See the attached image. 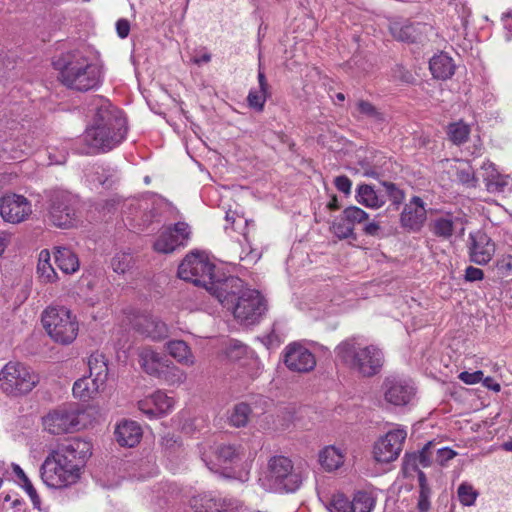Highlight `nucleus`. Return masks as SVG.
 <instances>
[{
	"instance_id": "e2e57ef3",
	"label": "nucleus",
	"mask_w": 512,
	"mask_h": 512,
	"mask_svg": "<svg viewBox=\"0 0 512 512\" xmlns=\"http://www.w3.org/2000/svg\"><path fill=\"white\" fill-rule=\"evenodd\" d=\"M116 31L120 38L124 39L130 32V23L126 19H119L116 22Z\"/></svg>"
},
{
	"instance_id": "69168bd1",
	"label": "nucleus",
	"mask_w": 512,
	"mask_h": 512,
	"mask_svg": "<svg viewBox=\"0 0 512 512\" xmlns=\"http://www.w3.org/2000/svg\"><path fill=\"white\" fill-rule=\"evenodd\" d=\"M483 386L486 387L489 390H492L494 392H499L501 389V386L499 383H497L492 377H483L482 381Z\"/></svg>"
},
{
	"instance_id": "6e6d98bb",
	"label": "nucleus",
	"mask_w": 512,
	"mask_h": 512,
	"mask_svg": "<svg viewBox=\"0 0 512 512\" xmlns=\"http://www.w3.org/2000/svg\"><path fill=\"white\" fill-rule=\"evenodd\" d=\"M496 267L503 276H508L512 272V256L503 255L497 260Z\"/></svg>"
},
{
	"instance_id": "f3484780",
	"label": "nucleus",
	"mask_w": 512,
	"mask_h": 512,
	"mask_svg": "<svg viewBox=\"0 0 512 512\" xmlns=\"http://www.w3.org/2000/svg\"><path fill=\"white\" fill-rule=\"evenodd\" d=\"M32 212L31 204L22 195L7 194L0 199V215L4 221L17 224Z\"/></svg>"
},
{
	"instance_id": "72a5a7b5",
	"label": "nucleus",
	"mask_w": 512,
	"mask_h": 512,
	"mask_svg": "<svg viewBox=\"0 0 512 512\" xmlns=\"http://www.w3.org/2000/svg\"><path fill=\"white\" fill-rule=\"evenodd\" d=\"M356 200L368 208L378 209L385 204V198L367 184L359 185L356 191Z\"/></svg>"
},
{
	"instance_id": "f257e3e1",
	"label": "nucleus",
	"mask_w": 512,
	"mask_h": 512,
	"mask_svg": "<svg viewBox=\"0 0 512 512\" xmlns=\"http://www.w3.org/2000/svg\"><path fill=\"white\" fill-rule=\"evenodd\" d=\"M92 454V444L82 438H71L53 449L40 467L42 482L52 489H63L78 482L81 467Z\"/></svg>"
},
{
	"instance_id": "423d86ee",
	"label": "nucleus",
	"mask_w": 512,
	"mask_h": 512,
	"mask_svg": "<svg viewBox=\"0 0 512 512\" xmlns=\"http://www.w3.org/2000/svg\"><path fill=\"white\" fill-rule=\"evenodd\" d=\"M179 278L204 287L212 296L228 279V275L204 252H192L185 256L178 267Z\"/></svg>"
},
{
	"instance_id": "864d4df0",
	"label": "nucleus",
	"mask_w": 512,
	"mask_h": 512,
	"mask_svg": "<svg viewBox=\"0 0 512 512\" xmlns=\"http://www.w3.org/2000/svg\"><path fill=\"white\" fill-rule=\"evenodd\" d=\"M431 496L432 490L428 489H419L418 501H417V509L419 512H428L431 508Z\"/></svg>"
},
{
	"instance_id": "393cba45",
	"label": "nucleus",
	"mask_w": 512,
	"mask_h": 512,
	"mask_svg": "<svg viewBox=\"0 0 512 512\" xmlns=\"http://www.w3.org/2000/svg\"><path fill=\"white\" fill-rule=\"evenodd\" d=\"M115 437L121 446L134 447L142 437V429L135 421L123 420L115 428Z\"/></svg>"
},
{
	"instance_id": "4be33fe9",
	"label": "nucleus",
	"mask_w": 512,
	"mask_h": 512,
	"mask_svg": "<svg viewBox=\"0 0 512 512\" xmlns=\"http://www.w3.org/2000/svg\"><path fill=\"white\" fill-rule=\"evenodd\" d=\"M36 145L37 143L34 142V138L31 135L21 134L14 136V134H11L9 139H6L3 143L0 158L6 154L9 159H20L25 155L31 154Z\"/></svg>"
},
{
	"instance_id": "338daca9",
	"label": "nucleus",
	"mask_w": 512,
	"mask_h": 512,
	"mask_svg": "<svg viewBox=\"0 0 512 512\" xmlns=\"http://www.w3.org/2000/svg\"><path fill=\"white\" fill-rule=\"evenodd\" d=\"M260 259V254L256 250H250L244 256L240 255L241 261H246L248 264H254Z\"/></svg>"
},
{
	"instance_id": "cd10ccee",
	"label": "nucleus",
	"mask_w": 512,
	"mask_h": 512,
	"mask_svg": "<svg viewBox=\"0 0 512 512\" xmlns=\"http://www.w3.org/2000/svg\"><path fill=\"white\" fill-rule=\"evenodd\" d=\"M429 68L434 78L446 80L455 71V65L451 57L445 53L433 56L429 61Z\"/></svg>"
},
{
	"instance_id": "a19ab883",
	"label": "nucleus",
	"mask_w": 512,
	"mask_h": 512,
	"mask_svg": "<svg viewBox=\"0 0 512 512\" xmlns=\"http://www.w3.org/2000/svg\"><path fill=\"white\" fill-rule=\"evenodd\" d=\"M340 302V297L334 296L333 291L330 288H327L317 296L316 304L319 309H323L327 313H335L338 312V309L335 308V306H339Z\"/></svg>"
},
{
	"instance_id": "f704fd0d",
	"label": "nucleus",
	"mask_w": 512,
	"mask_h": 512,
	"mask_svg": "<svg viewBox=\"0 0 512 512\" xmlns=\"http://www.w3.org/2000/svg\"><path fill=\"white\" fill-rule=\"evenodd\" d=\"M37 275L42 283H53L57 280V273L51 264V256L48 250L44 249L39 253L37 264Z\"/></svg>"
},
{
	"instance_id": "e433bc0d",
	"label": "nucleus",
	"mask_w": 512,
	"mask_h": 512,
	"mask_svg": "<svg viewBox=\"0 0 512 512\" xmlns=\"http://www.w3.org/2000/svg\"><path fill=\"white\" fill-rule=\"evenodd\" d=\"M253 354L252 350L237 340H232L227 350V357L231 361H242V359H245L256 364L257 361L254 359ZM245 364L246 361L241 362V365Z\"/></svg>"
},
{
	"instance_id": "8fccbe9b",
	"label": "nucleus",
	"mask_w": 512,
	"mask_h": 512,
	"mask_svg": "<svg viewBox=\"0 0 512 512\" xmlns=\"http://www.w3.org/2000/svg\"><path fill=\"white\" fill-rule=\"evenodd\" d=\"M457 179L467 187H475L477 185V178L472 167L465 164L464 167L458 168Z\"/></svg>"
},
{
	"instance_id": "c756f323",
	"label": "nucleus",
	"mask_w": 512,
	"mask_h": 512,
	"mask_svg": "<svg viewBox=\"0 0 512 512\" xmlns=\"http://www.w3.org/2000/svg\"><path fill=\"white\" fill-rule=\"evenodd\" d=\"M167 351L178 363L186 366H192L195 363L194 355L183 340H171L166 344Z\"/></svg>"
},
{
	"instance_id": "37998d69",
	"label": "nucleus",
	"mask_w": 512,
	"mask_h": 512,
	"mask_svg": "<svg viewBox=\"0 0 512 512\" xmlns=\"http://www.w3.org/2000/svg\"><path fill=\"white\" fill-rule=\"evenodd\" d=\"M331 230L339 239L355 238L354 228L350 225L348 220L345 219L343 214L333 221Z\"/></svg>"
},
{
	"instance_id": "4c0bfd02",
	"label": "nucleus",
	"mask_w": 512,
	"mask_h": 512,
	"mask_svg": "<svg viewBox=\"0 0 512 512\" xmlns=\"http://www.w3.org/2000/svg\"><path fill=\"white\" fill-rule=\"evenodd\" d=\"M158 379L169 385H180L186 380V373L169 360L167 367H164L163 373L159 374Z\"/></svg>"
},
{
	"instance_id": "680f3d73",
	"label": "nucleus",
	"mask_w": 512,
	"mask_h": 512,
	"mask_svg": "<svg viewBox=\"0 0 512 512\" xmlns=\"http://www.w3.org/2000/svg\"><path fill=\"white\" fill-rule=\"evenodd\" d=\"M106 172H110V169L106 170L104 167L102 166H97L95 168V174H97V181L100 185L102 186H110L112 184V181H110L109 177L112 176V174L110 175H104Z\"/></svg>"
},
{
	"instance_id": "4d7b16f0",
	"label": "nucleus",
	"mask_w": 512,
	"mask_h": 512,
	"mask_svg": "<svg viewBox=\"0 0 512 512\" xmlns=\"http://www.w3.org/2000/svg\"><path fill=\"white\" fill-rule=\"evenodd\" d=\"M334 184H335V187L337 188V190H339L340 192H342L346 195L350 194L352 182L347 176L341 175V176L336 177L334 180Z\"/></svg>"
},
{
	"instance_id": "a211bd4d",
	"label": "nucleus",
	"mask_w": 512,
	"mask_h": 512,
	"mask_svg": "<svg viewBox=\"0 0 512 512\" xmlns=\"http://www.w3.org/2000/svg\"><path fill=\"white\" fill-rule=\"evenodd\" d=\"M468 252L471 262L485 265L495 253V243L484 231L477 230L469 233Z\"/></svg>"
},
{
	"instance_id": "bb28decb",
	"label": "nucleus",
	"mask_w": 512,
	"mask_h": 512,
	"mask_svg": "<svg viewBox=\"0 0 512 512\" xmlns=\"http://www.w3.org/2000/svg\"><path fill=\"white\" fill-rule=\"evenodd\" d=\"M346 450L335 445L325 446L319 452V463L328 472L339 469L345 461Z\"/></svg>"
},
{
	"instance_id": "0eeeda50",
	"label": "nucleus",
	"mask_w": 512,
	"mask_h": 512,
	"mask_svg": "<svg viewBox=\"0 0 512 512\" xmlns=\"http://www.w3.org/2000/svg\"><path fill=\"white\" fill-rule=\"evenodd\" d=\"M303 473L288 457L274 456L269 460L268 472L260 479L264 489L276 493H293L303 482Z\"/></svg>"
},
{
	"instance_id": "49530a36",
	"label": "nucleus",
	"mask_w": 512,
	"mask_h": 512,
	"mask_svg": "<svg viewBox=\"0 0 512 512\" xmlns=\"http://www.w3.org/2000/svg\"><path fill=\"white\" fill-rule=\"evenodd\" d=\"M342 214L353 228L356 224L364 223L369 218L368 213L357 206H349L345 208Z\"/></svg>"
},
{
	"instance_id": "de8ad7c7",
	"label": "nucleus",
	"mask_w": 512,
	"mask_h": 512,
	"mask_svg": "<svg viewBox=\"0 0 512 512\" xmlns=\"http://www.w3.org/2000/svg\"><path fill=\"white\" fill-rule=\"evenodd\" d=\"M330 512H352L351 500L344 494H334L329 502Z\"/></svg>"
},
{
	"instance_id": "412c9836",
	"label": "nucleus",
	"mask_w": 512,
	"mask_h": 512,
	"mask_svg": "<svg viewBox=\"0 0 512 512\" xmlns=\"http://www.w3.org/2000/svg\"><path fill=\"white\" fill-rule=\"evenodd\" d=\"M218 463L208 461L205 454H202V460L212 472L219 473L222 466L235 465L245 458V451L242 446L221 445L216 451Z\"/></svg>"
},
{
	"instance_id": "a18cd8bd",
	"label": "nucleus",
	"mask_w": 512,
	"mask_h": 512,
	"mask_svg": "<svg viewBox=\"0 0 512 512\" xmlns=\"http://www.w3.org/2000/svg\"><path fill=\"white\" fill-rule=\"evenodd\" d=\"M356 106L359 114L373 120L374 122L382 123L385 121L384 114L369 101L359 100Z\"/></svg>"
},
{
	"instance_id": "a878e982",
	"label": "nucleus",
	"mask_w": 512,
	"mask_h": 512,
	"mask_svg": "<svg viewBox=\"0 0 512 512\" xmlns=\"http://www.w3.org/2000/svg\"><path fill=\"white\" fill-rule=\"evenodd\" d=\"M257 80L258 88L250 89L247 96V102L250 108L260 112L263 111L265 102L270 96L269 84L261 65H259Z\"/></svg>"
},
{
	"instance_id": "58836bf2",
	"label": "nucleus",
	"mask_w": 512,
	"mask_h": 512,
	"mask_svg": "<svg viewBox=\"0 0 512 512\" xmlns=\"http://www.w3.org/2000/svg\"><path fill=\"white\" fill-rule=\"evenodd\" d=\"M470 134V126L463 121L451 123L448 126L449 139L456 145L467 141Z\"/></svg>"
},
{
	"instance_id": "79ce46f5",
	"label": "nucleus",
	"mask_w": 512,
	"mask_h": 512,
	"mask_svg": "<svg viewBox=\"0 0 512 512\" xmlns=\"http://www.w3.org/2000/svg\"><path fill=\"white\" fill-rule=\"evenodd\" d=\"M153 396L156 404V408H153V411L156 412V418L169 413L173 409L175 405L174 399L163 391H156L153 393Z\"/></svg>"
},
{
	"instance_id": "5701e85b",
	"label": "nucleus",
	"mask_w": 512,
	"mask_h": 512,
	"mask_svg": "<svg viewBox=\"0 0 512 512\" xmlns=\"http://www.w3.org/2000/svg\"><path fill=\"white\" fill-rule=\"evenodd\" d=\"M482 176L486 188L491 193H507L512 190V178L509 175L500 174L495 165L489 161L481 166Z\"/></svg>"
},
{
	"instance_id": "603ef678",
	"label": "nucleus",
	"mask_w": 512,
	"mask_h": 512,
	"mask_svg": "<svg viewBox=\"0 0 512 512\" xmlns=\"http://www.w3.org/2000/svg\"><path fill=\"white\" fill-rule=\"evenodd\" d=\"M153 394L146 396L145 398L139 400L138 408L139 410L145 414L149 419L156 418V412L153 411V408H156V404L154 402Z\"/></svg>"
},
{
	"instance_id": "b1692460",
	"label": "nucleus",
	"mask_w": 512,
	"mask_h": 512,
	"mask_svg": "<svg viewBox=\"0 0 512 512\" xmlns=\"http://www.w3.org/2000/svg\"><path fill=\"white\" fill-rule=\"evenodd\" d=\"M169 359L156 352L151 348H143L139 353V363L142 369L149 374L158 378L159 374L163 373L164 367H167Z\"/></svg>"
},
{
	"instance_id": "774afa93",
	"label": "nucleus",
	"mask_w": 512,
	"mask_h": 512,
	"mask_svg": "<svg viewBox=\"0 0 512 512\" xmlns=\"http://www.w3.org/2000/svg\"><path fill=\"white\" fill-rule=\"evenodd\" d=\"M363 231L366 235L377 236L380 231V226L376 222H369V223L365 224Z\"/></svg>"
},
{
	"instance_id": "7ed1b4c3",
	"label": "nucleus",
	"mask_w": 512,
	"mask_h": 512,
	"mask_svg": "<svg viewBox=\"0 0 512 512\" xmlns=\"http://www.w3.org/2000/svg\"><path fill=\"white\" fill-rule=\"evenodd\" d=\"M215 298L245 325L258 322L266 308L261 294L255 289L246 287L244 282L235 276L228 277L222 287L217 290Z\"/></svg>"
},
{
	"instance_id": "2f4dec72",
	"label": "nucleus",
	"mask_w": 512,
	"mask_h": 512,
	"mask_svg": "<svg viewBox=\"0 0 512 512\" xmlns=\"http://www.w3.org/2000/svg\"><path fill=\"white\" fill-rule=\"evenodd\" d=\"M55 262L58 268L65 274H72L79 269L77 255L67 247H58L55 251Z\"/></svg>"
},
{
	"instance_id": "473e14b6",
	"label": "nucleus",
	"mask_w": 512,
	"mask_h": 512,
	"mask_svg": "<svg viewBox=\"0 0 512 512\" xmlns=\"http://www.w3.org/2000/svg\"><path fill=\"white\" fill-rule=\"evenodd\" d=\"M89 376L96 383H106L108 376V365L105 356L102 353H92L88 358Z\"/></svg>"
},
{
	"instance_id": "6ab92c4d",
	"label": "nucleus",
	"mask_w": 512,
	"mask_h": 512,
	"mask_svg": "<svg viewBox=\"0 0 512 512\" xmlns=\"http://www.w3.org/2000/svg\"><path fill=\"white\" fill-rule=\"evenodd\" d=\"M133 325L138 333L155 342L162 341L169 336L168 325L150 313L138 315Z\"/></svg>"
},
{
	"instance_id": "7c9ffc66",
	"label": "nucleus",
	"mask_w": 512,
	"mask_h": 512,
	"mask_svg": "<svg viewBox=\"0 0 512 512\" xmlns=\"http://www.w3.org/2000/svg\"><path fill=\"white\" fill-rule=\"evenodd\" d=\"M458 224H460L458 218L451 214H447L435 218L432 221L430 228L435 236L448 239L453 235V232L457 228Z\"/></svg>"
},
{
	"instance_id": "c9c22d12",
	"label": "nucleus",
	"mask_w": 512,
	"mask_h": 512,
	"mask_svg": "<svg viewBox=\"0 0 512 512\" xmlns=\"http://www.w3.org/2000/svg\"><path fill=\"white\" fill-rule=\"evenodd\" d=\"M352 512H372L376 505V497L373 493L359 490L351 499Z\"/></svg>"
},
{
	"instance_id": "2eb2a0df",
	"label": "nucleus",
	"mask_w": 512,
	"mask_h": 512,
	"mask_svg": "<svg viewBox=\"0 0 512 512\" xmlns=\"http://www.w3.org/2000/svg\"><path fill=\"white\" fill-rule=\"evenodd\" d=\"M190 234V227L187 223L177 222L159 235L153 247L160 253H172L176 248L187 244Z\"/></svg>"
},
{
	"instance_id": "bf43d9fd",
	"label": "nucleus",
	"mask_w": 512,
	"mask_h": 512,
	"mask_svg": "<svg viewBox=\"0 0 512 512\" xmlns=\"http://www.w3.org/2000/svg\"><path fill=\"white\" fill-rule=\"evenodd\" d=\"M501 20L503 22V26L506 30L505 40H512V12H506L502 14Z\"/></svg>"
},
{
	"instance_id": "9d476101",
	"label": "nucleus",
	"mask_w": 512,
	"mask_h": 512,
	"mask_svg": "<svg viewBox=\"0 0 512 512\" xmlns=\"http://www.w3.org/2000/svg\"><path fill=\"white\" fill-rule=\"evenodd\" d=\"M86 410L79 404L69 403L51 410L42 419L44 429L53 435L73 433L87 425Z\"/></svg>"
},
{
	"instance_id": "c85d7f7f",
	"label": "nucleus",
	"mask_w": 512,
	"mask_h": 512,
	"mask_svg": "<svg viewBox=\"0 0 512 512\" xmlns=\"http://www.w3.org/2000/svg\"><path fill=\"white\" fill-rule=\"evenodd\" d=\"M103 387L104 384L96 383L92 377L84 376L74 382L72 391L75 398L88 401L93 399Z\"/></svg>"
},
{
	"instance_id": "39448f33",
	"label": "nucleus",
	"mask_w": 512,
	"mask_h": 512,
	"mask_svg": "<svg viewBox=\"0 0 512 512\" xmlns=\"http://www.w3.org/2000/svg\"><path fill=\"white\" fill-rule=\"evenodd\" d=\"M336 359L351 371L373 377L384 365V353L375 344H366L361 338L352 336L341 341L334 349Z\"/></svg>"
},
{
	"instance_id": "0e129e2a",
	"label": "nucleus",
	"mask_w": 512,
	"mask_h": 512,
	"mask_svg": "<svg viewBox=\"0 0 512 512\" xmlns=\"http://www.w3.org/2000/svg\"><path fill=\"white\" fill-rule=\"evenodd\" d=\"M226 220L232 222V224H244L245 228L249 225L248 219L244 218L243 216H235V213L228 211L226 212Z\"/></svg>"
},
{
	"instance_id": "5fc2aeb1",
	"label": "nucleus",
	"mask_w": 512,
	"mask_h": 512,
	"mask_svg": "<svg viewBox=\"0 0 512 512\" xmlns=\"http://www.w3.org/2000/svg\"><path fill=\"white\" fill-rule=\"evenodd\" d=\"M483 372L481 370H477L474 372L463 371L458 375V378L465 384L473 385L482 381Z\"/></svg>"
},
{
	"instance_id": "6e6552de",
	"label": "nucleus",
	"mask_w": 512,
	"mask_h": 512,
	"mask_svg": "<svg viewBox=\"0 0 512 512\" xmlns=\"http://www.w3.org/2000/svg\"><path fill=\"white\" fill-rule=\"evenodd\" d=\"M42 324L49 337L62 345L71 344L77 337L76 316L64 306H49L42 313Z\"/></svg>"
},
{
	"instance_id": "dca6fc26",
	"label": "nucleus",
	"mask_w": 512,
	"mask_h": 512,
	"mask_svg": "<svg viewBox=\"0 0 512 512\" xmlns=\"http://www.w3.org/2000/svg\"><path fill=\"white\" fill-rule=\"evenodd\" d=\"M427 220V211L424 201L413 196L400 214V226L408 233H417L421 231Z\"/></svg>"
},
{
	"instance_id": "aec40b11",
	"label": "nucleus",
	"mask_w": 512,
	"mask_h": 512,
	"mask_svg": "<svg viewBox=\"0 0 512 512\" xmlns=\"http://www.w3.org/2000/svg\"><path fill=\"white\" fill-rule=\"evenodd\" d=\"M432 31V26L425 23L394 21L390 24V32L393 37L403 42H421L424 36Z\"/></svg>"
},
{
	"instance_id": "4468645a",
	"label": "nucleus",
	"mask_w": 512,
	"mask_h": 512,
	"mask_svg": "<svg viewBox=\"0 0 512 512\" xmlns=\"http://www.w3.org/2000/svg\"><path fill=\"white\" fill-rule=\"evenodd\" d=\"M286 367L298 373H308L316 366L315 355L299 342L288 344L283 353Z\"/></svg>"
},
{
	"instance_id": "13d9d810",
	"label": "nucleus",
	"mask_w": 512,
	"mask_h": 512,
	"mask_svg": "<svg viewBox=\"0 0 512 512\" xmlns=\"http://www.w3.org/2000/svg\"><path fill=\"white\" fill-rule=\"evenodd\" d=\"M464 278L468 282L480 281L484 278V272L480 268L468 266L465 270Z\"/></svg>"
},
{
	"instance_id": "ddd939ff",
	"label": "nucleus",
	"mask_w": 512,
	"mask_h": 512,
	"mask_svg": "<svg viewBox=\"0 0 512 512\" xmlns=\"http://www.w3.org/2000/svg\"><path fill=\"white\" fill-rule=\"evenodd\" d=\"M407 437V430L403 427L388 431L379 438L373 448L374 459L379 463H390L396 460L402 451V446Z\"/></svg>"
},
{
	"instance_id": "c03bdc74",
	"label": "nucleus",
	"mask_w": 512,
	"mask_h": 512,
	"mask_svg": "<svg viewBox=\"0 0 512 512\" xmlns=\"http://www.w3.org/2000/svg\"><path fill=\"white\" fill-rule=\"evenodd\" d=\"M250 413L251 409L246 403L236 404L229 417L230 423L235 427L245 426L248 422Z\"/></svg>"
},
{
	"instance_id": "f8f14e48",
	"label": "nucleus",
	"mask_w": 512,
	"mask_h": 512,
	"mask_svg": "<svg viewBox=\"0 0 512 512\" xmlns=\"http://www.w3.org/2000/svg\"><path fill=\"white\" fill-rule=\"evenodd\" d=\"M386 403L395 407L412 405L416 397V387L409 379L400 376H387L381 385Z\"/></svg>"
},
{
	"instance_id": "9b49d317",
	"label": "nucleus",
	"mask_w": 512,
	"mask_h": 512,
	"mask_svg": "<svg viewBox=\"0 0 512 512\" xmlns=\"http://www.w3.org/2000/svg\"><path fill=\"white\" fill-rule=\"evenodd\" d=\"M49 221L58 228H70L75 223V207L77 198L64 190H53L49 193Z\"/></svg>"
},
{
	"instance_id": "1a4fd4ad",
	"label": "nucleus",
	"mask_w": 512,
	"mask_h": 512,
	"mask_svg": "<svg viewBox=\"0 0 512 512\" xmlns=\"http://www.w3.org/2000/svg\"><path fill=\"white\" fill-rule=\"evenodd\" d=\"M39 381V375L21 362L9 361L0 370V391L9 397L29 394Z\"/></svg>"
},
{
	"instance_id": "20e7f679",
	"label": "nucleus",
	"mask_w": 512,
	"mask_h": 512,
	"mask_svg": "<svg viewBox=\"0 0 512 512\" xmlns=\"http://www.w3.org/2000/svg\"><path fill=\"white\" fill-rule=\"evenodd\" d=\"M59 81L69 89L85 92L98 88L103 80L102 67L82 51L62 54L53 62Z\"/></svg>"
},
{
	"instance_id": "f03ea898",
	"label": "nucleus",
	"mask_w": 512,
	"mask_h": 512,
	"mask_svg": "<svg viewBox=\"0 0 512 512\" xmlns=\"http://www.w3.org/2000/svg\"><path fill=\"white\" fill-rule=\"evenodd\" d=\"M95 114L82 135L85 153H105L118 147L127 137L128 124L123 112L101 97L93 99Z\"/></svg>"
},
{
	"instance_id": "3c124183",
	"label": "nucleus",
	"mask_w": 512,
	"mask_h": 512,
	"mask_svg": "<svg viewBox=\"0 0 512 512\" xmlns=\"http://www.w3.org/2000/svg\"><path fill=\"white\" fill-rule=\"evenodd\" d=\"M383 187L385 188V192L393 205L398 207L400 204H402L405 199L403 190L391 182H383Z\"/></svg>"
},
{
	"instance_id": "09e8293b",
	"label": "nucleus",
	"mask_w": 512,
	"mask_h": 512,
	"mask_svg": "<svg viewBox=\"0 0 512 512\" xmlns=\"http://www.w3.org/2000/svg\"><path fill=\"white\" fill-rule=\"evenodd\" d=\"M457 493L460 503L464 506L474 505L476 498L478 496L476 490L472 487V485L468 483H462L458 487Z\"/></svg>"
},
{
	"instance_id": "052dcab7",
	"label": "nucleus",
	"mask_w": 512,
	"mask_h": 512,
	"mask_svg": "<svg viewBox=\"0 0 512 512\" xmlns=\"http://www.w3.org/2000/svg\"><path fill=\"white\" fill-rule=\"evenodd\" d=\"M456 452L448 447H443L437 451V460L443 465L445 462L453 459L456 456Z\"/></svg>"
},
{
	"instance_id": "ea45409f",
	"label": "nucleus",
	"mask_w": 512,
	"mask_h": 512,
	"mask_svg": "<svg viewBox=\"0 0 512 512\" xmlns=\"http://www.w3.org/2000/svg\"><path fill=\"white\" fill-rule=\"evenodd\" d=\"M134 265V258L130 252H117L112 260L111 267L114 272L124 274L128 272Z\"/></svg>"
}]
</instances>
